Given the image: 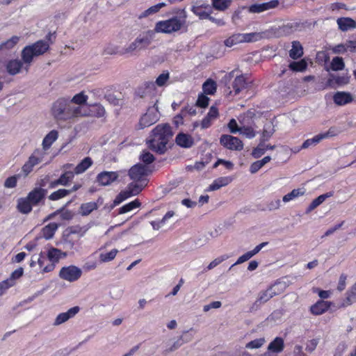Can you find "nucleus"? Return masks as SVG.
I'll list each match as a JSON object with an SVG mask.
<instances>
[{
	"label": "nucleus",
	"instance_id": "f257e3e1",
	"mask_svg": "<svg viewBox=\"0 0 356 356\" xmlns=\"http://www.w3.org/2000/svg\"><path fill=\"white\" fill-rule=\"evenodd\" d=\"M51 114L59 122H74L81 117H86L90 113L83 106H75L71 104L70 98L60 97L51 105Z\"/></svg>",
	"mask_w": 356,
	"mask_h": 356
},
{
	"label": "nucleus",
	"instance_id": "f03ea898",
	"mask_svg": "<svg viewBox=\"0 0 356 356\" xmlns=\"http://www.w3.org/2000/svg\"><path fill=\"white\" fill-rule=\"evenodd\" d=\"M172 136L171 127L168 124H158L153 130L152 139L148 140V147L153 151L163 154L166 145Z\"/></svg>",
	"mask_w": 356,
	"mask_h": 356
},
{
	"label": "nucleus",
	"instance_id": "7ed1b4c3",
	"mask_svg": "<svg viewBox=\"0 0 356 356\" xmlns=\"http://www.w3.org/2000/svg\"><path fill=\"white\" fill-rule=\"evenodd\" d=\"M49 49V43L44 40H38L32 44L24 47L21 52L24 70L27 72L34 58L44 54Z\"/></svg>",
	"mask_w": 356,
	"mask_h": 356
},
{
	"label": "nucleus",
	"instance_id": "20e7f679",
	"mask_svg": "<svg viewBox=\"0 0 356 356\" xmlns=\"http://www.w3.org/2000/svg\"><path fill=\"white\" fill-rule=\"evenodd\" d=\"M177 16L158 22L154 27L156 33H172L179 31L186 24L187 15L184 9L179 10Z\"/></svg>",
	"mask_w": 356,
	"mask_h": 356
},
{
	"label": "nucleus",
	"instance_id": "39448f33",
	"mask_svg": "<svg viewBox=\"0 0 356 356\" xmlns=\"http://www.w3.org/2000/svg\"><path fill=\"white\" fill-rule=\"evenodd\" d=\"M155 34L154 30L140 33L132 42L122 49V55H132L135 52L147 49L153 42Z\"/></svg>",
	"mask_w": 356,
	"mask_h": 356
},
{
	"label": "nucleus",
	"instance_id": "423d86ee",
	"mask_svg": "<svg viewBox=\"0 0 356 356\" xmlns=\"http://www.w3.org/2000/svg\"><path fill=\"white\" fill-rule=\"evenodd\" d=\"M151 172L152 170L149 165L141 163L134 165L129 170V176L132 180L130 184L138 187L142 191L149 182L148 177Z\"/></svg>",
	"mask_w": 356,
	"mask_h": 356
},
{
	"label": "nucleus",
	"instance_id": "0eeeda50",
	"mask_svg": "<svg viewBox=\"0 0 356 356\" xmlns=\"http://www.w3.org/2000/svg\"><path fill=\"white\" fill-rule=\"evenodd\" d=\"M46 156L43 149H40V148L34 149L22 166V175L24 177H27L33 171L36 165L44 161Z\"/></svg>",
	"mask_w": 356,
	"mask_h": 356
},
{
	"label": "nucleus",
	"instance_id": "6e6552de",
	"mask_svg": "<svg viewBox=\"0 0 356 356\" xmlns=\"http://www.w3.org/2000/svg\"><path fill=\"white\" fill-rule=\"evenodd\" d=\"M159 108L156 103H155L152 106H149L146 113L140 118L138 123L139 127L144 129L152 125L159 120Z\"/></svg>",
	"mask_w": 356,
	"mask_h": 356
},
{
	"label": "nucleus",
	"instance_id": "1a4fd4ad",
	"mask_svg": "<svg viewBox=\"0 0 356 356\" xmlns=\"http://www.w3.org/2000/svg\"><path fill=\"white\" fill-rule=\"evenodd\" d=\"M339 130L335 127H330L327 131L318 134L313 138L306 140L301 147L298 148L296 152H298L302 149H307L312 145L318 144L322 140L336 136L339 134Z\"/></svg>",
	"mask_w": 356,
	"mask_h": 356
},
{
	"label": "nucleus",
	"instance_id": "9d476101",
	"mask_svg": "<svg viewBox=\"0 0 356 356\" xmlns=\"http://www.w3.org/2000/svg\"><path fill=\"white\" fill-rule=\"evenodd\" d=\"M81 269L74 265L62 267L58 273L60 279L69 282L77 281L81 277Z\"/></svg>",
	"mask_w": 356,
	"mask_h": 356
},
{
	"label": "nucleus",
	"instance_id": "9b49d317",
	"mask_svg": "<svg viewBox=\"0 0 356 356\" xmlns=\"http://www.w3.org/2000/svg\"><path fill=\"white\" fill-rule=\"evenodd\" d=\"M220 143L223 147L230 150L241 151L243 148V142L238 138L231 135H222Z\"/></svg>",
	"mask_w": 356,
	"mask_h": 356
},
{
	"label": "nucleus",
	"instance_id": "f8f14e48",
	"mask_svg": "<svg viewBox=\"0 0 356 356\" xmlns=\"http://www.w3.org/2000/svg\"><path fill=\"white\" fill-rule=\"evenodd\" d=\"M23 273L24 269L22 267L18 268L11 273L8 279L0 282V296H2L7 289L14 286L15 280L21 277Z\"/></svg>",
	"mask_w": 356,
	"mask_h": 356
},
{
	"label": "nucleus",
	"instance_id": "ddd939ff",
	"mask_svg": "<svg viewBox=\"0 0 356 356\" xmlns=\"http://www.w3.org/2000/svg\"><path fill=\"white\" fill-rule=\"evenodd\" d=\"M80 311L78 306L71 307L65 312H62L58 314L53 322L54 326H58L68 321L70 319L74 318Z\"/></svg>",
	"mask_w": 356,
	"mask_h": 356
},
{
	"label": "nucleus",
	"instance_id": "4468645a",
	"mask_svg": "<svg viewBox=\"0 0 356 356\" xmlns=\"http://www.w3.org/2000/svg\"><path fill=\"white\" fill-rule=\"evenodd\" d=\"M280 4L278 0H271L268 2L254 3L250 6L248 10L250 13H260L277 8Z\"/></svg>",
	"mask_w": 356,
	"mask_h": 356
},
{
	"label": "nucleus",
	"instance_id": "2eb2a0df",
	"mask_svg": "<svg viewBox=\"0 0 356 356\" xmlns=\"http://www.w3.org/2000/svg\"><path fill=\"white\" fill-rule=\"evenodd\" d=\"M141 192L140 188L138 187L134 186L132 184H129L127 188L124 191H121L115 198L114 204L118 205L125 200L131 197V196L136 195Z\"/></svg>",
	"mask_w": 356,
	"mask_h": 356
},
{
	"label": "nucleus",
	"instance_id": "dca6fc26",
	"mask_svg": "<svg viewBox=\"0 0 356 356\" xmlns=\"http://www.w3.org/2000/svg\"><path fill=\"white\" fill-rule=\"evenodd\" d=\"M355 96L349 92L338 91L333 95V101L337 106H344L352 103L355 100Z\"/></svg>",
	"mask_w": 356,
	"mask_h": 356
},
{
	"label": "nucleus",
	"instance_id": "f3484780",
	"mask_svg": "<svg viewBox=\"0 0 356 356\" xmlns=\"http://www.w3.org/2000/svg\"><path fill=\"white\" fill-rule=\"evenodd\" d=\"M47 193L46 189L35 187L28 193L26 197L34 206H37L44 201Z\"/></svg>",
	"mask_w": 356,
	"mask_h": 356
},
{
	"label": "nucleus",
	"instance_id": "a211bd4d",
	"mask_svg": "<svg viewBox=\"0 0 356 356\" xmlns=\"http://www.w3.org/2000/svg\"><path fill=\"white\" fill-rule=\"evenodd\" d=\"M37 264L39 266L40 273H47L54 270V264L51 262L44 252H41L38 258Z\"/></svg>",
	"mask_w": 356,
	"mask_h": 356
},
{
	"label": "nucleus",
	"instance_id": "6ab92c4d",
	"mask_svg": "<svg viewBox=\"0 0 356 356\" xmlns=\"http://www.w3.org/2000/svg\"><path fill=\"white\" fill-rule=\"evenodd\" d=\"M191 11L201 19H209V20H214V17L210 16L211 9L208 4L193 6L191 8Z\"/></svg>",
	"mask_w": 356,
	"mask_h": 356
},
{
	"label": "nucleus",
	"instance_id": "aec40b11",
	"mask_svg": "<svg viewBox=\"0 0 356 356\" xmlns=\"http://www.w3.org/2000/svg\"><path fill=\"white\" fill-rule=\"evenodd\" d=\"M218 109L217 107L212 106L207 114V115L201 121V128L204 129L211 126L214 120L218 117Z\"/></svg>",
	"mask_w": 356,
	"mask_h": 356
},
{
	"label": "nucleus",
	"instance_id": "412c9836",
	"mask_svg": "<svg viewBox=\"0 0 356 356\" xmlns=\"http://www.w3.org/2000/svg\"><path fill=\"white\" fill-rule=\"evenodd\" d=\"M118 177L116 172H102L97 177V181L102 186H108L115 181Z\"/></svg>",
	"mask_w": 356,
	"mask_h": 356
},
{
	"label": "nucleus",
	"instance_id": "4be33fe9",
	"mask_svg": "<svg viewBox=\"0 0 356 356\" xmlns=\"http://www.w3.org/2000/svg\"><path fill=\"white\" fill-rule=\"evenodd\" d=\"M280 293V291L276 289L275 285L271 286L269 288H268L266 291L260 293L257 300H256V303H259V305L264 304L268 302L274 296L278 295Z\"/></svg>",
	"mask_w": 356,
	"mask_h": 356
},
{
	"label": "nucleus",
	"instance_id": "5701e85b",
	"mask_svg": "<svg viewBox=\"0 0 356 356\" xmlns=\"http://www.w3.org/2000/svg\"><path fill=\"white\" fill-rule=\"evenodd\" d=\"M58 132L56 130H51L43 138L42 143V148L40 149H43L44 151V155H47V150L51 147L52 144L58 139Z\"/></svg>",
	"mask_w": 356,
	"mask_h": 356
},
{
	"label": "nucleus",
	"instance_id": "b1692460",
	"mask_svg": "<svg viewBox=\"0 0 356 356\" xmlns=\"http://www.w3.org/2000/svg\"><path fill=\"white\" fill-rule=\"evenodd\" d=\"M332 305L331 302L324 301L323 300L317 301L311 306L310 312L312 314L318 316L326 312Z\"/></svg>",
	"mask_w": 356,
	"mask_h": 356
},
{
	"label": "nucleus",
	"instance_id": "393cba45",
	"mask_svg": "<svg viewBox=\"0 0 356 356\" xmlns=\"http://www.w3.org/2000/svg\"><path fill=\"white\" fill-rule=\"evenodd\" d=\"M233 179L230 176L220 177L216 179L207 188L206 191H214L221 187L226 186L232 181Z\"/></svg>",
	"mask_w": 356,
	"mask_h": 356
},
{
	"label": "nucleus",
	"instance_id": "a878e982",
	"mask_svg": "<svg viewBox=\"0 0 356 356\" xmlns=\"http://www.w3.org/2000/svg\"><path fill=\"white\" fill-rule=\"evenodd\" d=\"M6 68L9 74L15 75L24 70L23 61L18 59L10 60L6 63Z\"/></svg>",
	"mask_w": 356,
	"mask_h": 356
},
{
	"label": "nucleus",
	"instance_id": "bb28decb",
	"mask_svg": "<svg viewBox=\"0 0 356 356\" xmlns=\"http://www.w3.org/2000/svg\"><path fill=\"white\" fill-rule=\"evenodd\" d=\"M249 83L246 81V79L244 76L241 75L236 76L232 83L233 91L230 92H234V95L239 94L243 90L248 88Z\"/></svg>",
	"mask_w": 356,
	"mask_h": 356
},
{
	"label": "nucleus",
	"instance_id": "cd10ccee",
	"mask_svg": "<svg viewBox=\"0 0 356 356\" xmlns=\"http://www.w3.org/2000/svg\"><path fill=\"white\" fill-rule=\"evenodd\" d=\"M241 43L259 41L267 36L266 32L239 33Z\"/></svg>",
	"mask_w": 356,
	"mask_h": 356
},
{
	"label": "nucleus",
	"instance_id": "c85d7f7f",
	"mask_svg": "<svg viewBox=\"0 0 356 356\" xmlns=\"http://www.w3.org/2000/svg\"><path fill=\"white\" fill-rule=\"evenodd\" d=\"M175 142L177 145L181 147L189 148L193 146L194 140L191 135L180 133L176 136Z\"/></svg>",
	"mask_w": 356,
	"mask_h": 356
},
{
	"label": "nucleus",
	"instance_id": "c756f323",
	"mask_svg": "<svg viewBox=\"0 0 356 356\" xmlns=\"http://www.w3.org/2000/svg\"><path fill=\"white\" fill-rule=\"evenodd\" d=\"M102 204V200L99 199L97 202H89L83 203L79 208V213L82 216H88L93 211L97 210L99 207V204Z\"/></svg>",
	"mask_w": 356,
	"mask_h": 356
},
{
	"label": "nucleus",
	"instance_id": "7c9ffc66",
	"mask_svg": "<svg viewBox=\"0 0 356 356\" xmlns=\"http://www.w3.org/2000/svg\"><path fill=\"white\" fill-rule=\"evenodd\" d=\"M337 23L339 29L342 31H348L356 28V22L350 17H339Z\"/></svg>",
	"mask_w": 356,
	"mask_h": 356
},
{
	"label": "nucleus",
	"instance_id": "2f4dec72",
	"mask_svg": "<svg viewBox=\"0 0 356 356\" xmlns=\"http://www.w3.org/2000/svg\"><path fill=\"white\" fill-rule=\"evenodd\" d=\"M72 167V164L71 163H67L63 166L65 171L61 174L59 178L60 179L61 182H63L64 186L69 185L74 179V175H76L74 171L67 170V169H70Z\"/></svg>",
	"mask_w": 356,
	"mask_h": 356
},
{
	"label": "nucleus",
	"instance_id": "473e14b6",
	"mask_svg": "<svg viewBox=\"0 0 356 356\" xmlns=\"http://www.w3.org/2000/svg\"><path fill=\"white\" fill-rule=\"evenodd\" d=\"M45 254L48 257L51 262L54 264V267L56 266V264L59 261L60 259L67 256L65 252L55 248H49Z\"/></svg>",
	"mask_w": 356,
	"mask_h": 356
},
{
	"label": "nucleus",
	"instance_id": "72a5a7b5",
	"mask_svg": "<svg viewBox=\"0 0 356 356\" xmlns=\"http://www.w3.org/2000/svg\"><path fill=\"white\" fill-rule=\"evenodd\" d=\"M20 38L17 35L11 37L10 39L0 44V49L8 56V52L13 49L19 42Z\"/></svg>",
	"mask_w": 356,
	"mask_h": 356
},
{
	"label": "nucleus",
	"instance_id": "f704fd0d",
	"mask_svg": "<svg viewBox=\"0 0 356 356\" xmlns=\"http://www.w3.org/2000/svg\"><path fill=\"white\" fill-rule=\"evenodd\" d=\"M33 206L34 205L26 197L19 198L17 201V209L24 214L29 213L32 211Z\"/></svg>",
	"mask_w": 356,
	"mask_h": 356
},
{
	"label": "nucleus",
	"instance_id": "c9c22d12",
	"mask_svg": "<svg viewBox=\"0 0 356 356\" xmlns=\"http://www.w3.org/2000/svg\"><path fill=\"white\" fill-rule=\"evenodd\" d=\"M58 227V225L57 223L51 222L42 228L40 235L47 240L51 239L54 236Z\"/></svg>",
	"mask_w": 356,
	"mask_h": 356
},
{
	"label": "nucleus",
	"instance_id": "e433bc0d",
	"mask_svg": "<svg viewBox=\"0 0 356 356\" xmlns=\"http://www.w3.org/2000/svg\"><path fill=\"white\" fill-rule=\"evenodd\" d=\"M356 302V282L346 291L342 307H348Z\"/></svg>",
	"mask_w": 356,
	"mask_h": 356
},
{
	"label": "nucleus",
	"instance_id": "4c0bfd02",
	"mask_svg": "<svg viewBox=\"0 0 356 356\" xmlns=\"http://www.w3.org/2000/svg\"><path fill=\"white\" fill-rule=\"evenodd\" d=\"M306 190L304 188H295L292 190L290 193L284 195L282 197V201L284 203L289 202L291 200H293L300 196H302L305 194Z\"/></svg>",
	"mask_w": 356,
	"mask_h": 356
},
{
	"label": "nucleus",
	"instance_id": "58836bf2",
	"mask_svg": "<svg viewBox=\"0 0 356 356\" xmlns=\"http://www.w3.org/2000/svg\"><path fill=\"white\" fill-rule=\"evenodd\" d=\"M93 163L90 157L84 158L75 168L74 173L80 175L86 172Z\"/></svg>",
	"mask_w": 356,
	"mask_h": 356
},
{
	"label": "nucleus",
	"instance_id": "ea45409f",
	"mask_svg": "<svg viewBox=\"0 0 356 356\" xmlns=\"http://www.w3.org/2000/svg\"><path fill=\"white\" fill-rule=\"evenodd\" d=\"M303 55V48L298 41L292 42L291 49L289 51V56L293 59H298Z\"/></svg>",
	"mask_w": 356,
	"mask_h": 356
},
{
	"label": "nucleus",
	"instance_id": "a19ab883",
	"mask_svg": "<svg viewBox=\"0 0 356 356\" xmlns=\"http://www.w3.org/2000/svg\"><path fill=\"white\" fill-rule=\"evenodd\" d=\"M332 195V193H327L325 194H323L319 195L318 197L314 199L309 206L306 209V213H310L320 204H321L327 197H330Z\"/></svg>",
	"mask_w": 356,
	"mask_h": 356
},
{
	"label": "nucleus",
	"instance_id": "79ce46f5",
	"mask_svg": "<svg viewBox=\"0 0 356 356\" xmlns=\"http://www.w3.org/2000/svg\"><path fill=\"white\" fill-rule=\"evenodd\" d=\"M284 349V340L281 337H276L268 346L270 352L279 353Z\"/></svg>",
	"mask_w": 356,
	"mask_h": 356
},
{
	"label": "nucleus",
	"instance_id": "37998d69",
	"mask_svg": "<svg viewBox=\"0 0 356 356\" xmlns=\"http://www.w3.org/2000/svg\"><path fill=\"white\" fill-rule=\"evenodd\" d=\"M90 107H91V109L85 107V108L87 109L90 113L88 116L92 115L97 118H101L103 117L106 113V111L104 106L99 104H91L90 105Z\"/></svg>",
	"mask_w": 356,
	"mask_h": 356
},
{
	"label": "nucleus",
	"instance_id": "c03bdc74",
	"mask_svg": "<svg viewBox=\"0 0 356 356\" xmlns=\"http://www.w3.org/2000/svg\"><path fill=\"white\" fill-rule=\"evenodd\" d=\"M165 6H166V3H163V2L157 3L154 6H152L149 7V8H147V10H145V11H143V13H141L138 17L140 19H142V18L147 17L149 15H154V14L158 13L162 8L165 7Z\"/></svg>",
	"mask_w": 356,
	"mask_h": 356
},
{
	"label": "nucleus",
	"instance_id": "a18cd8bd",
	"mask_svg": "<svg viewBox=\"0 0 356 356\" xmlns=\"http://www.w3.org/2000/svg\"><path fill=\"white\" fill-rule=\"evenodd\" d=\"M88 99V95L84 92H81L76 94L72 99H70V101H71L72 104H76V106L86 107L84 104H86Z\"/></svg>",
	"mask_w": 356,
	"mask_h": 356
},
{
	"label": "nucleus",
	"instance_id": "49530a36",
	"mask_svg": "<svg viewBox=\"0 0 356 356\" xmlns=\"http://www.w3.org/2000/svg\"><path fill=\"white\" fill-rule=\"evenodd\" d=\"M118 252V250L117 249H112L107 252H102L99 256V260L102 263L109 262L115 258Z\"/></svg>",
	"mask_w": 356,
	"mask_h": 356
},
{
	"label": "nucleus",
	"instance_id": "de8ad7c7",
	"mask_svg": "<svg viewBox=\"0 0 356 356\" xmlns=\"http://www.w3.org/2000/svg\"><path fill=\"white\" fill-rule=\"evenodd\" d=\"M202 90L206 95H213L216 91V83L211 79H207L202 85Z\"/></svg>",
	"mask_w": 356,
	"mask_h": 356
},
{
	"label": "nucleus",
	"instance_id": "09e8293b",
	"mask_svg": "<svg viewBox=\"0 0 356 356\" xmlns=\"http://www.w3.org/2000/svg\"><path fill=\"white\" fill-rule=\"evenodd\" d=\"M70 194V191L67 189L60 188L49 195V199L51 201L60 200Z\"/></svg>",
	"mask_w": 356,
	"mask_h": 356
},
{
	"label": "nucleus",
	"instance_id": "8fccbe9b",
	"mask_svg": "<svg viewBox=\"0 0 356 356\" xmlns=\"http://www.w3.org/2000/svg\"><path fill=\"white\" fill-rule=\"evenodd\" d=\"M239 133L249 139L254 138L257 134L254 127L245 125L240 127Z\"/></svg>",
	"mask_w": 356,
	"mask_h": 356
},
{
	"label": "nucleus",
	"instance_id": "3c124183",
	"mask_svg": "<svg viewBox=\"0 0 356 356\" xmlns=\"http://www.w3.org/2000/svg\"><path fill=\"white\" fill-rule=\"evenodd\" d=\"M289 68L295 72H303L307 69V63L305 60L293 61L289 64Z\"/></svg>",
	"mask_w": 356,
	"mask_h": 356
},
{
	"label": "nucleus",
	"instance_id": "603ef678",
	"mask_svg": "<svg viewBox=\"0 0 356 356\" xmlns=\"http://www.w3.org/2000/svg\"><path fill=\"white\" fill-rule=\"evenodd\" d=\"M140 206V202L138 200H135L129 202L128 204L122 206L119 211V213H125L132 211L134 209H136Z\"/></svg>",
	"mask_w": 356,
	"mask_h": 356
},
{
	"label": "nucleus",
	"instance_id": "864d4df0",
	"mask_svg": "<svg viewBox=\"0 0 356 356\" xmlns=\"http://www.w3.org/2000/svg\"><path fill=\"white\" fill-rule=\"evenodd\" d=\"M331 68L333 71H339L343 70L345 64L341 57H334L330 63Z\"/></svg>",
	"mask_w": 356,
	"mask_h": 356
},
{
	"label": "nucleus",
	"instance_id": "5fc2aeb1",
	"mask_svg": "<svg viewBox=\"0 0 356 356\" xmlns=\"http://www.w3.org/2000/svg\"><path fill=\"white\" fill-rule=\"evenodd\" d=\"M232 0H212L213 7L218 10H225L227 9Z\"/></svg>",
	"mask_w": 356,
	"mask_h": 356
},
{
	"label": "nucleus",
	"instance_id": "6e6d98bb",
	"mask_svg": "<svg viewBox=\"0 0 356 356\" xmlns=\"http://www.w3.org/2000/svg\"><path fill=\"white\" fill-rule=\"evenodd\" d=\"M241 43L239 33H235L224 41V44L227 47H232L236 44Z\"/></svg>",
	"mask_w": 356,
	"mask_h": 356
},
{
	"label": "nucleus",
	"instance_id": "4d7b16f0",
	"mask_svg": "<svg viewBox=\"0 0 356 356\" xmlns=\"http://www.w3.org/2000/svg\"><path fill=\"white\" fill-rule=\"evenodd\" d=\"M266 342L264 337L254 339L246 343L245 348L247 349H257L261 348Z\"/></svg>",
	"mask_w": 356,
	"mask_h": 356
},
{
	"label": "nucleus",
	"instance_id": "13d9d810",
	"mask_svg": "<svg viewBox=\"0 0 356 356\" xmlns=\"http://www.w3.org/2000/svg\"><path fill=\"white\" fill-rule=\"evenodd\" d=\"M229 258L228 255L223 254L221 255L216 259H214L213 261H211L209 265L206 267L205 270H210L216 267L218 265L220 264L222 261H225Z\"/></svg>",
	"mask_w": 356,
	"mask_h": 356
},
{
	"label": "nucleus",
	"instance_id": "bf43d9fd",
	"mask_svg": "<svg viewBox=\"0 0 356 356\" xmlns=\"http://www.w3.org/2000/svg\"><path fill=\"white\" fill-rule=\"evenodd\" d=\"M193 339V334H189L188 336H182L178 339L176 342L173 343L172 347L170 348V351H174L179 348L184 343L188 342Z\"/></svg>",
	"mask_w": 356,
	"mask_h": 356
},
{
	"label": "nucleus",
	"instance_id": "052dcab7",
	"mask_svg": "<svg viewBox=\"0 0 356 356\" xmlns=\"http://www.w3.org/2000/svg\"><path fill=\"white\" fill-rule=\"evenodd\" d=\"M140 159L145 163L144 165H149L155 159L152 154L147 151H143L140 156Z\"/></svg>",
	"mask_w": 356,
	"mask_h": 356
},
{
	"label": "nucleus",
	"instance_id": "680f3d73",
	"mask_svg": "<svg viewBox=\"0 0 356 356\" xmlns=\"http://www.w3.org/2000/svg\"><path fill=\"white\" fill-rule=\"evenodd\" d=\"M60 213V218L63 220H70L72 219L73 215L70 211L68 210H58L56 212L49 215L47 219H50L51 217L56 216V214Z\"/></svg>",
	"mask_w": 356,
	"mask_h": 356
},
{
	"label": "nucleus",
	"instance_id": "e2e57ef3",
	"mask_svg": "<svg viewBox=\"0 0 356 356\" xmlns=\"http://www.w3.org/2000/svg\"><path fill=\"white\" fill-rule=\"evenodd\" d=\"M19 175H13L8 177L4 181V187L6 188H13L17 186Z\"/></svg>",
	"mask_w": 356,
	"mask_h": 356
},
{
	"label": "nucleus",
	"instance_id": "0e129e2a",
	"mask_svg": "<svg viewBox=\"0 0 356 356\" xmlns=\"http://www.w3.org/2000/svg\"><path fill=\"white\" fill-rule=\"evenodd\" d=\"M209 98L204 94H200L196 102V106L200 108H206L209 102Z\"/></svg>",
	"mask_w": 356,
	"mask_h": 356
},
{
	"label": "nucleus",
	"instance_id": "69168bd1",
	"mask_svg": "<svg viewBox=\"0 0 356 356\" xmlns=\"http://www.w3.org/2000/svg\"><path fill=\"white\" fill-rule=\"evenodd\" d=\"M266 152V148H265V145L259 144L257 147H255L252 152V155L254 158L258 159L261 157L264 153Z\"/></svg>",
	"mask_w": 356,
	"mask_h": 356
},
{
	"label": "nucleus",
	"instance_id": "338daca9",
	"mask_svg": "<svg viewBox=\"0 0 356 356\" xmlns=\"http://www.w3.org/2000/svg\"><path fill=\"white\" fill-rule=\"evenodd\" d=\"M169 79V73L168 72H163L156 79L155 83L158 86H163L168 80Z\"/></svg>",
	"mask_w": 356,
	"mask_h": 356
},
{
	"label": "nucleus",
	"instance_id": "774afa93",
	"mask_svg": "<svg viewBox=\"0 0 356 356\" xmlns=\"http://www.w3.org/2000/svg\"><path fill=\"white\" fill-rule=\"evenodd\" d=\"M318 343H319L318 339H312L311 340H309L306 344V348H305L306 350H307L309 352L314 351L316 349Z\"/></svg>",
	"mask_w": 356,
	"mask_h": 356
}]
</instances>
